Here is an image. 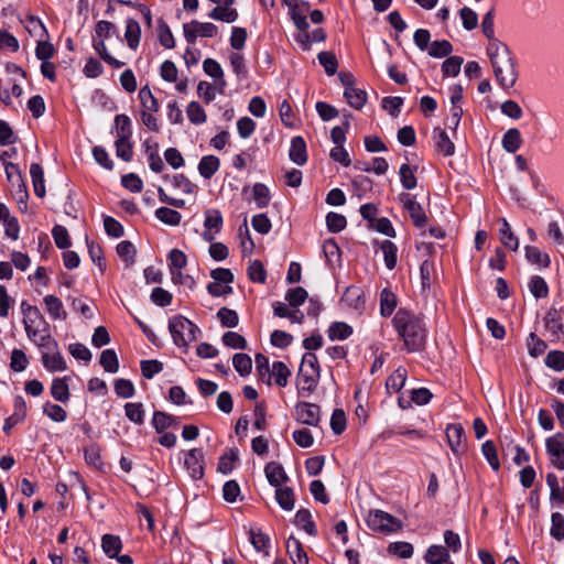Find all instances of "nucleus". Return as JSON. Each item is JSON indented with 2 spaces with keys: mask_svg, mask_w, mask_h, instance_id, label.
Segmentation results:
<instances>
[{
  "mask_svg": "<svg viewBox=\"0 0 564 564\" xmlns=\"http://www.w3.org/2000/svg\"><path fill=\"white\" fill-rule=\"evenodd\" d=\"M319 406L314 403L299 402L295 405V419L302 424L317 425L319 422Z\"/></svg>",
  "mask_w": 564,
  "mask_h": 564,
  "instance_id": "obj_11",
  "label": "nucleus"
},
{
  "mask_svg": "<svg viewBox=\"0 0 564 564\" xmlns=\"http://www.w3.org/2000/svg\"><path fill=\"white\" fill-rule=\"evenodd\" d=\"M252 192L257 206L259 208L267 207L270 202L269 188L262 183H257L253 185Z\"/></svg>",
  "mask_w": 564,
  "mask_h": 564,
  "instance_id": "obj_62",
  "label": "nucleus"
},
{
  "mask_svg": "<svg viewBox=\"0 0 564 564\" xmlns=\"http://www.w3.org/2000/svg\"><path fill=\"white\" fill-rule=\"evenodd\" d=\"M223 343L229 348L232 349H246L247 348V340L243 336L236 332H226L223 335Z\"/></svg>",
  "mask_w": 564,
  "mask_h": 564,
  "instance_id": "obj_59",
  "label": "nucleus"
},
{
  "mask_svg": "<svg viewBox=\"0 0 564 564\" xmlns=\"http://www.w3.org/2000/svg\"><path fill=\"white\" fill-rule=\"evenodd\" d=\"M42 362L44 368L51 372L64 371L67 368L58 347L56 350L42 351Z\"/></svg>",
  "mask_w": 564,
  "mask_h": 564,
  "instance_id": "obj_16",
  "label": "nucleus"
},
{
  "mask_svg": "<svg viewBox=\"0 0 564 564\" xmlns=\"http://www.w3.org/2000/svg\"><path fill=\"white\" fill-rule=\"evenodd\" d=\"M318 61L327 75L332 76L336 73L338 63L334 53L328 51L321 52L318 54Z\"/></svg>",
  "mask_w": 564,
  "mask_h": 564,
  "instance_id": "obj_57",
  "label": "nucleus"
},
{
  "mask_svg": "<svg viewBox=\"0 0 564 564\" xmlns=\"http://www.w3.org/2000/svg\"><path fill=\"white\" fill-rule=\"evenodd\" d=\"M393 326L409 352L424 348L426 329L423 319L414 313L400 308L392 319Z\"/></svg>",
  "mask_w": 564,
  "mask_h": 564,
  "instance_id": "obj_1",
  "label": "nucleus"
},
{
  "mask_svg": "<svg viewBox=\"0 0 564 564\" xmlns=\"http://www.w3.org/2000/svg\"><path fill=\"white\" fill-rule=\"evenodd\" d=\"M232 365L236 371L241 376L246 377L251 372L252 360L247 354H235L232 357Z\"/></svg>",
  "mask_w": 564,
  "mask_h": 564,
  "instance_id": "obj_44",
  "label": "nucleus"
},
{
  "mask_svg": "<svg viewBox=\"0 0 564 564\" xmlns=\"http://www.w3.org/2000/svg\"><path fill=\"white\" fill-rule=\"evenodd\" d=\"M101 547L109 557L113 558L122 547L121 540L117 535L105 534L101 539Z\"/></svg>",
  "mask_w": 564,
  "mask_h": 564,
  "instance_id": "obj_38",
  "label": "nucleus"
},
{
  "mask_svg": "<svg viewBox=\"0 0 564 564\" xmlns=\"http://www.w3.org/2000/svg\"><path fill=\"white\" fill-rule=\"evenodd\" d=\"M204 454L198 448L191 449L185 457V467L193 479H200L204 476Z\"/></svg>",
  "mask_w": 564,
  "mask_h": 564,
  "instance_id": "obj_14",
  "label": "nucleus"
},
{
  "mask_svg": "<svg viewBox=\"0 0 564 564\" xmlns=\"http://www.w3.org/2000/svg\"><path fill=\"white\" fill-rule=\"evenodd\" d=\"M499 223L501 224V227L499 228V238L501 243L513 250L517 251L519 248V239L518 237L512 232L511 227L506 218H500Z\"/></svg>",
  "mask_w": 564,
  "mask_h": 564,
  "instance_id": "obj_23",
  "label": "nucleus"
},
{
  "mask_svg": "<svg viewBox=\"0 0 564 564\" xmlns=\"http://www.w3.org/2000/svg\"><path fill=\"white\" fill-rule=\"evenodd\" d=\"M424 560L427 564H454L451 561L448 550L438 544L431 545L426 550Z\"/></svg>",
  "mask_w": 564,
  "mask_h": 564,
  "instance_id": "obj_19",
  "label": "nucleus"
},
{
  "mask_svg": "<svg viewBox=\"0 0 564 564\" xmlns=\"http://www.w3.org/2000/svg\"><path fill=\"white\" fill-rule=\"evenodd\" d=\"M30 175L33 183L34 193L39 197L45 196V185H44V172L42 166L39 163H32L30 166Z\"/></svg>",
  "mask_w": 564,
  "mask_h": 564,
  "instance_id": "obj_29",
  "label": "nucleus"
},
{
  "mask_svg": "<svg viewBox=\"0 0 564 564\" xmlns=\"http://www.w3.org/2000/svg\"><path fill=\"white\" fill-rule=\"evenodd\" d=\"M415 171H416V167L411 166L408 163H404L401 165L400 171H399L400 181H401L402 186L405 189H413L416 186L417 180L415 176Z\"/></svg>",
  "mask_w": 564,
  "mask_h": 564,
  "instance_id": "obj_41",
  "label": "nucleus"
},
{
  "mask_svg": "<svg viewBox=\"0 0 564 564\" xmlns=\"http://www.w3.org/2000/svg\"><path fill=\"white\" fill-rule=\"evenodd\" d=\"M186 115H187L188 120L193 124H202V123L206 122V120H207L205 110L196 101H191L187 105Z\"/></svg>",
  "mask_w": 564,
  "mask_h": 564,
  "instance_id": "obj_47",
  "label": "nucleus"
},
{
  "mask_svg": "<svg viewBox=\"0 0 564 564\" xmlns=\"http://www.w3.org/2000/svg\"><path fill=\"white\" fill-rule=\"evenodd\" d=\"M294 522L297 527L302 528L307 534L316 535V525L313 522L311 512L308 510H299L295 514Z\"/></svg>",
  "mask_w": 564,
  "mask_h": 564,
  "instance_id": "obj_34",
  "label": "nucleus"
},
{
  "mask_svg": "<svg viewBox=\"0 0 564 564\" xmlns=\"http://www.w3.org/2000/svg\"><path fill=\"white\" fill-rule=\"evenodd\" d=\"M264 474L270 485L275 488L281 487L283 482H286L289 480V477L284 471L283 466L276 462L268 463L264 467Z\"/></svg>",
  "mask_w": 564,
  "mask_h": 564,
  "instance_id": "obj_18",
  "label": "nucleus"
},
{
  "mask_svg": "<svg viewBox=\"0 0 564 564\" xmlns=\"http://www.w3.org/2000/svg\"><path fill=\"white\" fill-rule=\"evenodd\" d=\"M327 333L330 340H344L352 334V328L344 322H335Z\"/></svg>",
  "mask_w": 564,
  "mask_h": 564,
  "instance_id": "obj_42",
  "label": "nucleus"
},
{
  "mask_svg": "<svg viewBox=\"0 0 564 564\" xmlns=\"http://www.w3.org/2000/svg\"><path fill=\"white\" fill-rule=\"evenodd\" d=\"M219 167L220 160L215 155L203 156L197 166L199 174L206 180H209Z\"/></svg>",
  "mask_w": 564,
  "mask_h": 564,
  "instance_id": "obj_24",
  "label": "nucleus"
},
{
  "mask_svg": "<svg viewBox=\"0 0 564 564\" xmlns=\"http://www.w3.org/2000/svg\"><path fill=\"white\" fill-rule=\"evenodd\" d=\"M286 4L289 6V12L294 24L301 31V33H299L295 39L304 50H308L312 42L310 33L306 32L308 28L306 12L304 8L306 2H302V6H299L296 2H286Z\"/></svg>",
  "mask_w": 564,
  "mask_h": 564,
  "instance_id": "obj_6",
  "label": "nucleus"
},
{
  "mask_svg": "<svg viewBox=\"0 0 564 564\" xmlns=\"http://www.w3.org/2000/svg\"><path fill=\"white\" fill-rule=\"evenodd\" d=\"M502 148L509 152L514 153L517 152L521 144H522V138L519 129L511 128L509 129L502 137L501 141Z\"/></svg>",
  "mask_w": 564,
  "mask_h": 564,
  "instance_id": "obj_26",
  "label": "nucleus"
},
{
  "mask_svg": "<svg viewBox=\"0 0 564 564\" xmlns=\"http://www.w3.org/2000/svg\"><path fill=\"white\" fill-rule=\"evenodd\" d=\"M446 437L454 454L458 455L465 451L464 429L460 424H449L446 429Z\"/></svg>",
  "mask_w": 564,
  "mask_h": 564,
  "instance_id": "obj_15",
  "label": "nucleus"
},
{
  "mask_svg": "<svg viewBox=\"0 0 564 564\" xmlns=\"http://www.w3.org/2000/svg\"><path fill=\"white\" fill-rule=\"evenodd\" d=\"M124 412L131 422L138 425H141L144 422V410L142 403L129 402L124 405Z\"/></svg>",
  "mask_w": 564,
  "mask_h": 564,
  "instance_id": "obj_50",
  "label": "nucleus"
},
{
  "mask_svg": "<svg viewBox=\"0 0 564 564\" xmlns=\"http://www.w3.org/2000/svg\"><path fill=\"white\" fill-rule=\"evenodd\" d=\"M21 311L25 333L30 340H34L41 330H47L48 323L36 306L23 301L21 303Z\"/></svg>",
  "mask_w": 564,
  "mask_h": 564,
  "instance_id": "obj_4",
  "label": "nucleus"
},
{
  "mask_svg": "<svg viewBox=\"0 0 564 564\" xmlns=\"http://www.w3.org/2000/svg\"><path fill=\"white\" fill-rule=\"evenodd\" d=\"M115 126L117 129V138L131 139V120L126 115H118L115 118Z\"/></svg>",
  "mask_w": 564,
  "mask_h": 564,
  "instance_id": "obj_51",
  "label": "nucleus"
},
{
  "mask_svg": "<svg viewBox=\"0 0 564 564\" xmlns=\"http://www.w3.org/2000/svg\"><path fill=\"white\" fill-rule=\"evenodd\" d=\"M231 3L232 2H223L221 4L216 6L208 14L209 18L226 23L236 21L238 12L231 7Z\"/></svg>",
  "mask_w": 564,
  "mask_h": 564,
  "instance_id": "obj_20",
  "label": "nucleus"
},
{
  "mask_svg": "<svg viewBox=\"0 0 564 564\" xmlns=\"http://www.w3.org/2000/svg\"><path fill=\"white\" fill-rule=\"evenodd\" d=\"M141 37V29L139 23L133 19H128L126 23L124 39L128 46L131 50H135L139 46Z\"/></svg>",
  "mask_w": 564,
  "mask_h": 564,
  "instance_id": "obj_27",
  "label": "nucleus"
},
{
  "mask_svg": "<svg viewBox=\"0 0 564 564\" xmlns=\"http://www.w3.org/2000/svg\"><path fill=\"white\" fill-rule=\"evenodd\" d=\"M550 534L557 541L564 539V517L558 512L552 513Z\"/></svg>",
  "mask_w": 564,
  "mask_h": 564,
  "instance_id": "obj_63",
  "label": "nucleus"
},
{
  "mask_svg": "<svg viewBox=\"0 0 564 564\" xmlns=\"http://www.w3.org/2000/svg\"><path fill=\"white\" fill-rule=\"evenodd\" d=\"M29 364L28 357L21 349H13L11 352L10 368L15 372H21L26 369Z\"/></svg>",
  "mask_w": 564,
  "mask_h": 564,
  "instance_id": "obj_60",
  "label": "nucleus"
},
{
  "mask_svg": "<svg viewBox=\"0 0 564 564\" xmlns=\"http://www.w3.org/2000/svg\"><path fill=\"white\" fill-rule=\"evenodd\" d=\"M397 306V296L389 289H383L380 293V314L384 317L390 316Z\"/></svg>",
  "mask_w": 564,
  "mask_h": 564,
  "instance_id": "obj_33",
  "label": "nucleus"
},
{
  "mask_svg": "<svg viewBox=\"0 0 564 564\" xmlns=\"http://www.w3.org/2000/svg\"><path fill=\"white\" fill-rule=\"evenodd\" d=\"M93 46L95 48V51L99 54V56L106 62L108 63L109 65H111L112 67L115 68H121L124 63L123 62H120L118 59H116L115 57H112L108 51H107V47H106V44H105V40H98L96 37H94V41H93Z\"/></svg>",
  "mask_w": 564,
  "mask_h": 564,
  "instance_id": "obj_46",
  "label": "nucleus"
},
{
  "mask_svg": "<svg viewBox=\"0 0 564 564\" xmlns=\"http://www.w3.org/2000/svg\"><path fill=\"white\" fill-rule=\"evenodd\" d=\"M525 259L532 263L538 264L543 268H549L551 264V259L547 253L542 252L538 247L534 246H525L524 247Z\"/></svg>",
  "mask_w": 564,
  "mask_h": 564,
  "instance_id": "obj_28",
  "label": "nucleus"
},
{
  "mask_svg": "<svg viewBox=\"0 0 564 564\" xmlns=\"http://www.w3.org/2000/svg\"><path fill=\"white\" fill-rule=\"evenodd\" d=\"M184 37L187 43L194 44L197 37H214L217 35L218 29L210 22H199L193 20L183 25Z\"/></svg>",
  "mask_w": 564,
  "mask_h": 564,
  "instance_id": "obj_7",
  "label": "nucleus"
},
{
  "mask_svg": "<svg viewBox=\"0 0 564 564\" xmlns=\"http://www.w3.org/2000/svg\"><path fill=\"white\" fill-rule=\"evenodd\" d=\"M546 453L557 469H564V433H556L545 441Z\"/></svg>",
  "mask_w": 564,
  "mask_h": 564,
  "instance_id": "obj_8",
  "label": "nucleus"
},
{
  "mask_svg": "<svg viewBox=\"0 0 564 564\" xmlns=\"http://www.w3.org/2000/svg\"><path fill=\"white\" fill-rule=\"evenodd\" d=\"M164 180H171L175 188L181 189L184 194H193L196 191V185L189 181L184 174H176L170 177L164 175Z\"/></svg>",
  "mask_w": 564,
  "mask_h": 564,
  "instance_id": "obj_45",
  "label": "nucleus"
},
{
  "mask_svg": "<svg viewBox=\"0 0 564 564\" xmlns=\"http://www.w3.org/2000/svg\"><path fill=\"white\" fill-rule=\"evenodd\" d=\"M388 551L400 558H410L413 555V545L409 542H393L389 544Z\"/></svg>",
  "mask_w": 564,
  "mask_h": 564,
  "instance_id": "obj_55",
  "label": "nucleus"
},
{
  "mask_svg": "<svg viewBox=\"0 0 564 564\" xmlns=\"http://www.w3.org/2000/svg\"><path fill=\"white\" fill-rule=\"evenodd\" d=\"M275 498L279 506L286 511H291L294 508L295 499L294 492L290 487H276Z\"/></svg>",
  "mask_w": 564,
  "mask_h": 564,
  "instance_id": "obj_35",
  "label": "nucleus"
},
{
  "mask_svg": "<svg viewBox=\"0 0 564 564\" xmlns=\"http://www.w3.org/2000/svg\"><path fill=\"white\" fill-rule=\"evenodd\" d=\"M286 552L294 564H308V556L302 547L301 542L290 536L286 541Z\"/></svg>",
  "mask_w": 564,
  "mask_h": 564,
  "instance_id": "obj_22",
  "label": "nucleus"
},
{
  "mask_svg": "<svg viewBox=\"0 0 564 564\" xmlns=\"http://www.w3.org/2000/svg\"><path fill=\"white\" fill-rule=\"evenodd\" d=\"M155 217L165 225L177 226L182 220V215L175 209L160 207L155 210Z\"/></svg>",
  "mask_w": 564,
  "mask_h": 564,
  "instance_id": "obj_39",
  "label": "nucleus"
},
{
  "mask_svg": "<svg viewBox=\"0 0 564 564\" xmlns=\"http://www.w3.org/2000/svg\"><path fill=\"white\" fill-rule=\"evenodd\" d=\"M223 228V216L218 209H207L205 212L204 232L202 235L205 241L212 242Z\"/></svg>",
  "mask_w": 564,
  "mask_h": 564,
  "instance_id": "obj_10",
  "label": "nucleus"
},
{
  "mask_svg": "<svg viewBox=\"0 0 564 564\" xmlns=\"http://www.w3.org/2000/svg\"><path fill=\"white\" fill-rule=\"evenodd\" d=\"M435 132V145L437 151L443 153L445 156L453 155L455 147L454 143L448 138L447 133L441 129H436Z\"/></svg>",
  "mask_w": 564,
  "mask_h": 564,
  "instance_id": "obj_40",
  "label": "nucleus"
},
{
  "mask_svg": "<svg viewBox=\"0 0 564 564\" xmlns=\"http://www.w3.org/2000/svg\"><path fill=\"white\" fill-rule=\"evenodd\" d=\"M319 380V372L315 370H307L300 367L296 378V387L299 394H311L315 391Z\"/></svg>",
  "mask_w": 564,
  "mask_h": 564,
  "instance_id": "obj_12",
  "label": "nucleus"
},
{
  "mask_svg": "<svg viewBox=\"0 0 564 564\" xmlns=\"http://www.w3.org/2000/svg\"><path fill=\"white\" fill-rule=\"evenodd\" d=\"M170 270L172 278L175 279V270H182L187 264L186 254L178 250L172 249L169 253Z\"/></svg>",
  "mask_w": 564,
  "mask_h": 564,
  "instance_id": "obj_48",
  "label": "nucleus"
},
{
  "mask_svg": "<svg viewBox=\"0 0 564 564\" xmlns=\"http://www.w3.org/2000/svg\"><path fill=\"white\" fill-rule=\"evenodd\" d=\"M270 373L279 387H285L289 382V378L291 377V370L282 361H274Z\"/></svg>",
  "mask_w": 564,
  "mask_h": 564,
  "instance_id": "obj_36",
  "label": "nucleus"
},
{
  "mask_svg": "<svg viewBox=\"0 0 564 564\" xmlns=\"http://www.w3.org/2000/svg\"><path fill=\"white\" fill-rule=\"evenodd\" d=\"M545 365L555 371L564 370V352L560 350L550 351L546 355Z\"/></svg>",
  "mask_w": 564,
  "mask_h": 564,
  "instance_id": "obj_64",
  "label": "nucleus"
},
{
  "mask_svg": "<svg viewBox=\"0 0 564 564\" xmlns=\"http://www.w3.org/2000/svg\"><path fill=\"white\" fill-rule=\"evenodd\" d=\"M52 236L57 248L66 249L70 247L72 242L68 236V231L64 226L55 225L52 229Z\"/></svg>",
  "mask_w": 564,
  "mask_h": 564,
  "instance_id": "obj_58",
  "label": "nucleus"
},
{
  "mask_svg": "<svg viewBox=\"0 0 564 564\" xmlns=\"http://www.w3.org/2000/svg\"><path fill=\"white\" fill-rule=\"evenodd\" d=\"M307 299V292L302 286L290 289L285 294V300L293 307H299Z\"/></svg>",
  "mask_w": 564,
  "mask_h": 564,
  "instance_id": "obj_61",
  "label": "nucleus"
},
{
  "mask_svg": "<svg viewBox=\"0 0 564 564\" xmlns=\"http://www.w3.org/2000/svg\"><path fill=\"white\" fill-rule=\"evenodd\" d=\"M408 371L403 367H399L394 372L389 376L386 381V388L389 393L399 392L405 384Z\"/></svg>",
  "mask_w": 564,
  "mask_h": 564,
  "instance_id": "obj_25",
  "label": "nucleus"
},
{
  "mask_svg": "<svg viewBox=\"0 0 564 564\" xmlns=\"http://www.w3.org/2000/svg\"><path fill=\"white\" fill-rule=\"evenodd\" d=\"M453 51L452 44L447 40L435 41L431 43L427 52L432 57L441 58L447 56Z\"/></svg>",
  "mask_w": 564,
  "mask_h": 564,
  "instance_id": "obj_53",
  "label": "nucleus"
},
{
  "mask_svg": "<svg viewBox=\"0 0 564 564\" xmlns=\"http://www.w3.org/2000/svg\"><path fill=\"white\" fill-rule=\"evenodd\" d=\"M43 303L52 319L65 321L67 318V312L64 308L63 302L57 296L53 294L45 295Z\"/></svg>",
  "mask_w": 564,
  "mask_h": 564,
  "instance_id": "obj_17",
  "label": "nucleus"
},
{
  "mask_svg": "<svg viewBox=\"0 0 564 564\" xmlns=\"http://www.w3.org/2000/svg\"><path fill=\"white\" fill-rule=\"evenodd\" d=\"M52 397L59 402H67L69 400V389L67 384V378H55L51 386Z\"/></svg>",
  "mask_w": 564,
  "mask_h": 564,
  "instance_id": "obj_31",
  "label": "nucleus"
},
{
  "mask_svg": "<svg viewBox=\"0 0 564 564\" xmlns=\"http://www.w3.org/2000/svg\"><path fill=\"white\" fill-rule=\"evenodd\" d=\"M100 365L107 372L115 373L119 369V361L115 350L106 349L100 355Z\"/></svg>",
  "mask_w": 564,
  "mask_h": 564,
  "instance_id": "obj_49",
  "label": "nucleus"
},
{
  "mask_svg": "<svg viewBox=\"0 0 564 564\" xmlns=\"http://www.w3.org/2000/svg\"><path fill=\"white\" fill-rule=\"evenodd\" d=\"M43 413L54 422H64L67 419L66 411L61 405L51 402L43 405Z\"/></svg>",
  "mask_w": 564,
  "mask_h": 564,
  "instance_id": "obj_56",
  "label": "nucleus"
},
{
  "mask_svg": "<svg viewBox=\"0 0 564 564\" xmlns=\"http://www.w3.org/2000/svg\"><path fill=\"white\" fill-rule=\"evenodd\" d=\"M529 289L536 299L546 297L549 294V288L545 280L539 275L531 278L529 282Z\"/></svg>",
  "mask_w": 564,
  "mask_h": 564,
  "instance_id": "obj_52",
  "label": "nucleus"
},
{
  "mask_svg": "<svg viewBox=\"0 0 564 564\" xmlns=\"http://www.w3.org/2000/svg\"><path fill=\"white\" fill-rule=\"evenodd\" d=\"M380 249L383 253V259L386 267L389 270H392L397 265L398 260V248L397 246L390 241V240H383L380 245Z\"/></svg>",
  "mask_w": 564,
  "mask_h": 564,
  "instance_id": "obj_37",
  "label": "nucleus"
},
{
  "mask_svg": "<svg viewBox=\"0 0 564 564\" xmlns=\"http://www.w3.org/2000/svg\"><path fill=\"white\" fill-rule=\"evenodd\" d=\"M248 276L252 282L264 283L267 272L260 260H253L248 267Z\"/></svg>",
  "mask_w": 564,
  "mask_h": 564,
  "instance_id": "obj_54",
  "label": "nucleus"
},
{
  "mask_svg": "<svg viewBox=\"0 0 564 564\" xmlns=\"http://www.w3.org/2000/svg\"><path fill=\"white\" fill-rule=\"evenodd\" d=\"M347 102L355 109H361L367 100V94L362 89L356 88L354 85H348L344 93Z\"/></svg>",
  "mask_w": 564,
  "mask_h": 564,
  "instance_id": "obj_30",
  "label": "nucleus"
},
{
  "mask_svg": "<svg viewBox=\"0 0 564 564\" xmlns=\"http://www.w3.org/2000/svg\"><path fill=\"white\" fill-rule=\"evenodd\" d=\"M486 51L497 83L505 90L512 88L518 79V70L509 47L501 41H492Z\"/></svg>",
  "mask_w": 564,
  "mask_h": 564,
  "instance_id": "obj_2",
  "label": "nucleus"
},
{
  "mask_svg": "<svg viewBox=\"0 0 564 564\" xmlns=\"http://www.w3.org/2000/svg\"><path fill=\"white\" fill-rule=\"evenodd\" d=\"M400 200L403 203V207L408 210L414 226L417 228L424 227L426 225L427 217L421 204L408 194H401Z\"/></svg>",
  "mask_w": 564,
  "mask_h": 564,
  "instance_id": "obj_13",
  "label": "nucleus"
},
{
  "mask_svg": "<svg viewBox=\"0 0 564 564\" xmlns=\"http://www.w3.org/2000/svg\"><path fill=\"white\" fill-rule=\"evenodd\" d=\"M169 328L174 344L178 347H187L191 341L197 339L200 329L189 319L182 315L170 319Z\"/></svg>",
  "mask_w": 564,
  "mask_h": 564,
  "instance_id": "obj_3",
  "label": "nucleus"
},
{
  "mask_svg": "<svg viewBox=\"0 0 564 564\" xmlns=\"http://www.w3.org/2000/svg\"><path fill=\"white\" fill-rule=\"evenodd\" d=\"M366 521L371 530L381 533L397 532L402 528L398 518L382 510H371Z\"/></svg>",
  "mask_w": 564,
  "mask_h": 564,
  "instance_id": "obj_5",
  "label": "nucleus"
},
{
  "mask_svg": "<svg viewBox=\"0 0 564 564\" xmlns=\"http://www.w3.org/2000/svg\"><path fill=\"white\" fill-rule=\"evenodd\" d=\"M203 68L208 76L219 79V91L223 93L226 82L220 64L213 58H206L203 63Z\"/></svg>",
  "mask_w": 564,
  "mask_h": 564,
  "instance_id": "obj_32",
  "label": "nucleus"
},
{
  "mask_svg": "<svg viewBox=\"0 0 564 564\" xmlns=\"http://www.w3.org/2000/svg\"><path fill=\"white\" fill-rule=\"evenodd\" d=\"M544 327L550 337L560 339L564 335V310L550 308L544 316Z\"/></svg>",
  "mask_w": 564,
  "mask_h": 564,
  "instance_id": "obj_9",
  "label": "nucleus"
},
{
  "mask_svg": "<svg viewBox=\"0 0 564 564\" xmlns=\"http://www.w3.org/2000/svg\"><path fill=\"white\" fill-rule=\"evenodd\" d=\"M140 102L145 111L158 112L160 105L158 99L153 96L151 89L144 86L139 91Z\"/></svg>",
  "mask_w": 564,
  "mask_h": 564,
  "instance_id": "obj_43",
  "label": "nucleus"
},
{
  "mask_svg": "<svg viewBox=\"0 0 564 564\" xmlns=\"http://www.w3.org/2000/svg\"><path fill=\"white\" fill-rule=\"evenodd\" d=\"M289 155L291 161L297 165H304L306 163V143L302 137H294L292 139Z\"/></svg>",
  "mask_w": 564,
  "mask_h": 564,
  "instance_id": "obj_21",
  "label": "nucleus"
}]
</instances>
